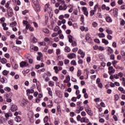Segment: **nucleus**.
I'll return each mask as SVG.
<instances>
[{
    "mask_svg": "<svg viewBox=\"0 0 125 125\" xmlns=\"http://www.w3.org/2000/svg\"><path fill=\"white\" fill-rule=\"evenodd\" d=\"M0 62L2 64H6V63H7V60H6L5 58H3L1 59Z\"/></svg>",
    "mask_w": 125,
    "mask_h": 125,
    "instance_id": "dca6fc26",
    "label": "nucleus"
},
{
    "mask_svg": "<svg viewBox=\"0 0 125 125\" xmlns=\"http://www.w3.org/2000/svg\"><path fill=\"white\" fill-rule=\"evenodd\" d=\"M47 122H48V116H45L43 119L44 123H46Z\"/></svg>",
    "mask_w": 125,
    "mask_h": 125,
    "instance_id": "c9c22d12",
    "label": "nucleus"
},
{
    "mask_svg": "<svg viewBox=\"0 0 125 125\" xmlns=\"http://www.w3.org/2000/svg\"><path fill=\"white\" fill-rule=\"evenodd\" d=\"M4 90H5V91H7L8 92L10 91V90H11V89H10V88L9 87H5L4 88Z\"/></svg>",
    "mask_w": 125,
    "mask_h": 125,
    "instance_id": "e433bc0d",
    "label": "nucleus"
},
{
    "mask_svg": "<svg viewBox=\"0 0 125 125\" xmlns=\"http://www.w3.org/2000/svg\"><path fill=\"white\" fill-rule=\"evenodd\" d=\"M99 49V50H100L101 51H103V50H104L105 48L103 46H100L99 47V49Z\"/></svg>",
    "mask_w": 125,
    "mask_h": 125,
    "instance_id": "ea45409f",
    "label": "nucleus"
},
{
    "mask_svg": "<svg viewBox=\"0 0 125 125\" xmlns=\"http://www.w3.org/2000/svg\"><path fill=\"white\" fill-rule=\"evenodd\" d=\"M65 65H67V64H69L70 63V61L69 60L65 59L64 61Z\"/></svg>",
    "mask_w": 125,
    "mask_h": 125,
    "instance_id": "a19ab883",
    "label": "nucleus"
},
{
    "mask_svg": "<svg viewBox=\"0 0 125 125\" xmlns=\"http://www.w3.org/2000/svg\"><path fill=\"white\" fill-rule=\"evenodd\" d=\"M67 57L69 59H74V58H76V57H77V55L74 53H71L67 55Z\"/></svg>",
    "mask_w": 125,
    "mask_h": 125,
    "instance_id": "39448f33",
    "label": "nucleus"
},
{
    "mask_svg": "<svg viewBox=\"0 0 125 125\" xmlns=\"http://www.w3.org/2000/svg\"><path fill=\"white\" fill-rule=\"evenodd\" d=\"M58 66H63V63L62 61H59L58 63Z\"/></svg>",
    "mask_w": 125,
    "mask_h": 125,
    "instance_id": "bf43d9fd",
    "label": "nucleus"
},
{
    "mask_svg": "<svg viewBox=\"0 0 125 125\" xmlns=\"http://www.w3.org/2000/svg\"><path fill=\"white\" fill-rule=\"evenodd\" d=\"M68 6L66 4H64L63 6L60 5L59 7V9L60 10H66L67 9Z\"/></svg>",
    "mask_w": 125,
    "mask_h": 125,
    "instance_id": "423d86ee",
    "label": "nucleus"
},
{
    "mask_svg": "<svg viewBox=\"0 0 125 125\" xmlns=\"http://www.w3.org/2000/svg\"><path fill=\"white\" fill-rule=\"evenodd\" d=\"M2 74H3V75H4V76H7V75H8V73L7 72V71L4 70L2 72Z\"/></svg>",
    "mask_w": 125,
    "mask_h": 125,
    "instance_id": "052dcab7",
    "label": "nucleus"
},
{
    "mask_svg": "<svg viewBox=\"0 0 125 125\" xmlns=\"http://www.w3.org/2000/svg\"><path fill=\"white\" fill-rule=\"evenodd\" d=\"M76 119H77V121H78V122H81V119H82V117H81V115H78L77 116Z\"/></svg>",
    "mask_w": 125,
    "mask_h": 125,
    "instance_id": "4c0bfd02",
    "label": "nucleus"
},
{
    "mask_svg": "<svg viewBox=\"0 0 125 125\" xmlns=\"http://www.w3.org/2000/svg\"><path fill=\"white\" fill-rule=\"evenodd\" d=\"M101 83V80H100V78H97L96 80V84H98L99 83Z\"/></svg>",
    "mask_w": 125,
    "mask_h": 125,
    "instance_id": "49530a36",
    "label": "nucleus"
},
{
    "mask_svg": "<svg viewBox=\"0 0 125 125\" xmlns=\"http://www.w3.org/2000/svg\"><path fill=\"white\" fill-rule=\"evenodd\" d=\"M105 21L107 22V23H112V22H113L112 18L109 16H107L105 17Z\"/></svg>",
    "mask_w": 125,
    "mask_h": 125,
    "instance_id": "6e6552de",
    "label": "nucleus"
},
{
    "mask_svg": "<svg viewBox=\"0 0 125 125\" xmlns=\"http://www.w3.org/2000/svg\"><path fill=\"white\" fill-rule=\"evenodd\" d=\"M98 35L99 36V38H105V34H104V33H99L98 34Z\"/></svg>",
    "mask_w": 125,
    "mask_h": 125,
    "instance_id": "c756f323",
    "label": "nucleus"
},
{
    "mask_svg": "<svg viewBox=\"0 0 125 125\" xmlns=\"http://www.w3.org/2000/svg\"><path fill=\"white\" fill-rule=\"evenodd\" d=\"M78 53V54H80L81 57L82 58H84V56H85V53L83 52V51L82 50V49H79Z\"/></svg>",
    "mask_w": 125,
    "mask_h": 125,
    "instance_id": "20e7f679",
    "label": "nucleus"
},
{
    "mask_svg": "<svg viewBox=\"0 0 125 125\" xmlns=\"http://www.w3.org/2000/svg\"><path fill=\"white\" fill-rule=\"evenodd\" d=\"M70 121L71 123H74V124H77V122L74 120V118H70Z\"/></svg>",
    "mask_w": 125,
    "mask_h": 125,
    "instance_id": "603ef678",
    "label": "nucleus"
},
{
    "mask_svg": "<svg viewBox=\"0 0 125 125\" xmlns=\"http://www.w3.org/2000/svg\"><path fill=\"white\" fill-rule=\"evenodd\" d=\"M30 49L34 50V51H38L39 50V47L37 46H33L30 47Z\"/></svg>",
    "mask_w": 125,
    "mask_h": 125,
    "instance_id": "4468645a",
    "label": "nucleus"
},
{
    "mask_svg": "<svg viewBox=\"0 0 125 125\" xmlns=\"http://www.w3.org/2000/svg\"><path fill=\"white\" fill-rule=\"evenodd\" d=\"M98 7V4H96L94 7V10L95 11H97V8Z\"/></svg>",
    "mask_w": 125,
    "mask_h": 125,
    "instance_id": "680f3d73",
    "label": "nucleus"
},
{
    "mask_svg": "<svg viewBox=\"0 0 125 125\" xmlns=\"http://www.w3.org/2000/svg\"><path fill=\"white\" fill-rule=\"evenodd\" d=\"M34 89H27L26 90V94L27 95V96H29V95H30V93H34Z\"/></svg>",
    "mask_w": 125,
    "mask_h": 125,
    "instance_id": "9b49d317",
    "label": "nucleus"
},
{
    "mask_svg": "<svg viewBox=\"0 0 125 125\" xmlns=\"http://www.w3.org/2000/svg\"><path fill=\"white\" fill-rule=\"evenodd\" d=\"M65 52H70V51H71V48H70V47H69L68 46H65Z\"/></svg>",
    "mask_w": 125,
    "mask_h": 125,
    "instance_id": "a878e982",
    "label": "nucleus"
},
{
    "mask_svg": "<svg viewBox=\"0 0 125 125\" xmlns=\"http://www.w3.org/2000/svg\"><path fill=\"white\" fill-rule=\"evenodd\" d=\"M99 46L97 45H95L93 47V48L94 50H97V49H99Z\"/></svg>",
    "mask_w": 125,
    "mask_h": 125,
    "instance_id": "3c124183",
    "label": "nucleus"
},
{
    "mask_svg": "<svg viewBox=\"0 0 125 125\" xmlns=\"http://www.w3.org/2000/svg\"><path fill=\"white\" fill-rule=\"evenodd\" d=\"M97 16L99 17V18H102V14L101 13H97Z\"/></svg>",
    "mask_w": 125,
    "mask_h": 125,
    "instance_id": "338daca9",
    "label": "nucleus"
},
{
    "mask_svg": "<svg viewBox=\"0 0 125 125\" xmlns=\"http://www.w3.org/2000/svg\"><path fill=\"white\" fill-rule=\"evenodd\" d=\"M71 64L73 65V66H77V62L76 61L73 60L71 62Z\"/></svg>",
    "mask_w": 125,
    "mask_h": 125,
    "instance_id": "2f4dec72",
    "label": "nucleus"
},
{
    "mask_svg": "<svg viewBox=\"0 0 125 125\" xmlns=\"http://www.w3.org/2000/svg\"><path fill=\"white\" fill-rule=\"evenodd\" d=\"M47 90H48V93L49 94L50 96H52L53 95L52 93V91L51 90V88L50 87H47L46 88Z\"/></svg>",
    "mask_w": 125,
    "mask_h": 125,
    "instance_id": "f8f14e48",
    "label": "nucleus"
},
{
    "mask_svg": "<svg viewBox=\"0 0 125 125\" xmlns=\"http://www.w3.org/2000/svg\"><path fill=\"white\" fill-rule=\"evenodd\" d=\"M52 79L54 82H57L58 81V78L56 76L53 77Z\"/></svg>",
    "mask_w": 125,
    "mask_h": 125,
    "instance_id": "de8ad7c7",
    "label": "nucleus"
},
{
    "mask_svg": "<svg viewBox=\"0 0 125 125\" xmlns=\"http://www.w3.org/2000/svg\"><path fill=\"white\" fill-rule=\"evenodd\" d=\"M114 100L115 101H118L119 99H120V96L118 94H116L114 95Z\"/></svg>",
    "mask_w": 125,
    "mask_h": 125,
    "instance_id": "b1692460",
    "label": "nucleus"
},
{
    "mask_svg": "<svg viewBox=\"0 0 125 125\" xmlns=\"http://www.w3.org/2000/svg\"><path fill=\"white\" fill-rule=\"evenodd\" d=\"M80 21H81L82 23H83V22L84 21V16H83V15H81Z\"/></svg>",
    "mask_w": 125,
    "mask_h": 125,
    "instance_id": "c85d7f7f",
    "label": "nucleus"
},
{
    "mask_svg": "<svg viewBox=\"0 0 125 125\" xmlns=\"http://www.w3.org/2000/svg\"><path fill=\"white\" fill-rule=\"evenodd\" d=\"M27 66H29V64L26 62H21L20 63V67H21V68L26 67Z\"/></svg>",
    "mask_w": 125,
    "mask_h": 125,
    "instance_id": "0eeeda50",
    "label": "nucleus"
},
{
    "mask_svg": "<svg viewBox=\"0 0 125 125\" xmlns=\"http://www.w3.org/2000/svg\"><path fill=\"white\" fill-rule=\"evenodd\" d=\"M15 120L16 122L19 123L20 122H21V117L20 116H17L16 118H15Z\"/></svg>",
    "mask_w": 125,
    "mask_h": 125,
    "instance_id": "a211bd4d",
    "label": "nucleus"
},
{
    "mask_svg": "<svg viewBox=\"0 0 125 125\" xmlns=\"http://www.w3.org/2000/svg\"><path fill=\"white\" fill-rule=\"evenodd\" d=\"M70 107H76V104L74 103H71L70 104Z\"/></svg>",
    "mask_w": 125,
    "mask_h": 125,
    "instance_id": "69168bd1",
    "label": "nucleus"
},
{
    "mask_svg": "<svg viewBox=\"0 0 125 125\" xmlns=\"http://www.w3.org/2000/svg\"><path fill=\"white\" fill-rule=\"evenodd\" d=\"M112 10H113L112 14L113 16L114 17H117L119 10L117 8H113V9L110 10L109 12H111Z\"/></svg>",
    "mask_w": 125,
    "mask_h": 125,
    "instance_id": "f03ea898",
    "label": "nucleus"
},
{
    "mask_svg": "<svg viewBox=\"0 0 125 125\" xmlns=\"http://www.w3.org/2000/svg\"><path fill=\"white\" fill-rule=\"evenodd\" d=\"M31 77H36V73L34 71H32L31 73Z\"/></svg>",
    "mask_w": 125,
    "mask_h": 125,
    "instance_id": "0e129e2a",
    "label": "nucleus"
},
{
    "mask_svg": "<svg viewBox=\"0 0 125 125\" xmlns=\"http://www.w3.org/2000/svg\"><path fill=\"white\" fill-rule=\"evenodd\" d=\"M107 39L108 40H112V39H113V37H112V36L108 34L107 35Z\"/></svg>",
    "mask_w": 125,
    "mask_h": 125,
    "instance_id": "5fc2aeb1",
    "label": "nucleus"
},
{
    "mask_svg": "<svg viewBox=\"0 0 125 125\" xmlns=\"http://www.w3.org/2000/svg\"><path fill=\"white\" fill-rule=\"evenodd\" d=\"M90 61H91V58L90 57H88L86 58V62L87 63H89V62H90Z\"/></svg>",
    "mask_w": 125,
    "mask_h": 125,
    "instance_id": "c03bdc74",
    "label": "nucleus"
},
{
    "mask_svg": "<svg viewBox=\"0 0 125 125\" xmlns=\"http://www.w3.org/2000/svg\"><path fill=\"white\" fill-rule=\"evenodd\" d=\"M120 24H121V26H125V20H122Z\"/></svg>",
    "mask_w": 125,
    "mask_h": 125,
    "instance_id": "4d7b16f0",
    "label": "nucleus"
},
{
    "mask_svg": "<svg viewBox=\"0 0 125 125\" xmlns=\"http://www.w3.org/2000/svg\"><path fill=\"white\" fill-rule=\"evenodd\" d=\"M109 85L110 86V87H115V83H110L109 84Z\"/></svg>",
    "mask_w": 125,
    "mask_h": 125,
    "instance_id": "774afa93",
    "label": "nucleus"
},
{
    "mask_svg": "<svg viewBox=\"0 0 125 125\" xmlns=\"http://www.w3.org/2000/svg\"><path fill=\"white\" fill-rule=\"evenodd\" d=\"M16 25H17V22L16 21H14L10 24V27H13L15 26H16Z\"/></svg>",
    "mask_w": 125,
    "mask_h": 125,
    "instance_id": "aec40b11",
    "label": "nucleus"
},
{
    "mask_svg": "<svg viewBox=\"0 0 125 125\" xmlns=\"http://www.w3.org/2000/svg\"><path fill=\"white\" fill-rule=\"evenodd\" d=\"M48 85L49 86H51V87H52L53 86H54V82L51 81H49Z\"/></svg>",
    "mask_w": 125,
    "mask_h": 125,
    "instance_id": "f3484780",
    "label": "nucleus"
},
{
    "mask_svg": "<svg viewBox=\"0 0 125 125\" xmlns=\"http://www.w3.org/2000/svg\"><path fill=\"white\" fill-rule=\"evenodd\" d=\"M32 2L34 4L35 9L37 12L41 11V5L38 0H32Z\"/></svg>",
    "mask_w": 125,
    "mask_h": 125,
    "instance_id": "f257e3e1",
    "label": "nucleus"
},
{
    "mask_svg": "<svg viewBox=\"0 0 125 125\" xmlns=\"http://www.w3.org/2000/svg\"><path fill=\"white\" fill-rule=\"evenodd\" d=\"M118 90H119V91H121V92H123V93H124V94H125V92H124L125 91V89H124V88H123L122 87H119L118 88Z\"/></svg>",
    "mask_w": 125,
    "mask_h": 125,
    "instance_id": "bb28decb",
    "label": "nucleus"
},
{
    "mask_svg": "<svg viewBox=\"0 0 125 125\" xmlns=\"http://www.w3.org/2000/svg\"><path fill=\"white\" fill-rule=\"evenodd\" d=\"M107 51L109 53H108V55L110 54H112V53H113L114 52V50H113V49H112V48H111L110 47H107Z\"/></svg>",
    "mask_w": 125,
    "mask_h": 125,
    "instance_id": "ddd939ff",
    "label": "nucleus"
},
{
    "mask_svg": "<svg viewBox=\"0 0 125 125\" xmlns=\"http://www.w3.org/2000/svg\"><path fill=\"white\" fill-rule=\"evenodd\" d=\"M49 7V4L47 3L45 5V7L44 8V12H46L47 11V8Z\"/></svg>",
    "mask_w": 125,
    "mask_h": 125,
    "instance_id": "4be33fe9",
    "label": "nucleus"
},
{
    "mask_svg": "<svg viewBox=\"0 0 125 125\" xmlns=\"http://www.w3.org/2000/svg\"><path fill=\"white\" fill-rule=\"evenodd\" d=\"M92 26L93 27H94V28H96V27H97V26H98V23H97V22L94 21L92 23Z\"/></svg>",
    "mask_w": 125,
    "mask_h": 125,
    "instance_id": "cd10ccee",
    "label": "nucleus"
},
{
    "mask_svg": "<svg viewBox=\"0 0 125 125\" xmlns=\"http://www.w3.org/2000/svg\"><path fill=\"white\" fill-rule=\"evenodd\" d=\"M121 55H122L123 57H124V58H125V52L124 51H121Z\"/></svg>",
    "mask_w": 125,
    "mask_h": 125,
    "instance_id": "6e6d98bb",
    "label": "nucleus"
},
{
    "mask_svg": "<svg viewBox=\"0 0 125 125\" xmlns=\"http://www.w3.org/2000/svg\"><path fill=\"white\" fill-rule=\"evenodd\" d=\"M117 63H118L117 61L115 60V61L112 62V65H113L114 67H115V68H116L115 64H117Z\"/></svg>",
    "mask_w": 125,
    "mask_h": 125,
    "instance_id": "79ce46f5",
    "label": "nucleus"
},
{
    "mask_svg": "<svg viewBox=\"0 0 125 125\" xmlns=\"http://www.w3.org/2000/svg\"><path fill=\"white\" fill-rule=\"evenodd\" d=\"M106 32L108 34V35H112V34H113V31H112L111 30L106 29Z\"/></svg>",
    "mask_w": 125,
    "mask_h": 125,
    "instance_id": "473e14b6",
    "label": "nucleus"
},
{
    "mask_svg": "<svg viewBox=\"0 0 125 125\" xmlns=\"http://www.w3.org/2000/svg\"><path fill=\"white\" fill-rule=\"evenodd\" d=\"M77 109H79L80 112H82V111L83 110V109H84V107L83 106H77Z\"/></svg>",
    "mask_w": 125,
    "mask_h": 125,
    "instance_id": "72a5a7b5",
    "label": "nucleus"
},
{
    "mask_svg": "<svg viewBox=\"0 0 125 125\" xmlns=\"http://www.w3.org/2000/svg\"><path fill=\"white\" fill-rule=\"evenodd\" d=\"M7 12H9L10 11H13V10L12 9V8L9 7L7 8Z\"/></svg>",
    "mask_w": 125,
    "mask_h": 125,
    "instance_id": "8fccbe9b",
    "label": "nucleus"
},
{
    "mask_svg": "<svg viewBox=\"0 0 125 125\" xmlns=\"http://www.w3.org/2000/svg\"><path fill=\"white\" fill-rule=\"evenodd\" d=\"M68 38L69 42H70L71 43H72V42H73V36H72V35H69L68 36Z\"/></svg>",
    "mask_w": 125,
    "mask_h": 125,
    "instance_id": "2eb2a0df",
    "label": "nucleus"
},
{
    "mask_svg": "<svg viewBox=\"0 0 125 125\" xmlns=\"http://www.w3.org/2000/svg\"><path fill=\"white\" fill-rule=\"evenodd\" d=\"M102 42L103 43H104V44H105V45H107V44H108V43H109V42H108V41L105 39H102Z\"/></svg>",
    "mask_w": 125,
    "mask_h": 125,
    "instance_id": "5701e85b",
    "label": "nucleus"
},
{
    "mask_svg": "<svg viewBox=\"0 0 125 125\" xmlns=\"http://www.w3.org/2000/svg\"><path fill=\"white\" fill-rule=\"evenodd\" d=\"M18 110V108L17 107V105H12L11 107V111L12 112H16Z\"/></svg>",
    "mask_w": 125,
    "mask_h": 125,
    "instance_id": "1a4fd4ad",
    "label": "nucleus"
},
{
    "mask_svg": "<svg viewBox=\"0 0 125 125\" xmlns=\"http://www.w3.org/2000/svg\"><path fill=\"white\" fill-rule=\"evenodd\" d=\"M95 12H96V11H95L94 10H91L90 11V16H93V15H94V14H95Z\"/></svg>",
    "mask_w": 125,
    "mask_h": 125,
    "instance_id": "393cba45",
    "label": "nucleus"
},
{
    "mask_svg": "<svg viewBox=\"0 0 125 125\" xmlns=\"http://www.w3.org/2000/svg\"><path fill=\"white\" fill-rule=\"evenodd\" d=\"M87 114L89 115V116H90L91 117L93 116V112L91 110V109L90 108V109H87V110H85Z\"/></svg>",
    "mask_w": 125,
    "mask_h": 125,
    "instance_id": "9d476101",
    "label": "nucleus"
},
{
    "mask_svg": "<svg viewBox=\"0 0 125 125\" xmlns=\"http://www.w3.org/2000/svg\"><path fill=\"white\" fill-rule=\"evenodd\" d=\"M78 50H79V48L78 47L74 48L72 49L73 52H75V53H76V52H77L78 51Z\"/></svg>",
    "mask_w": 125,
    "mask_h": 125,
    "instance_id": "a18cd8bd",
    "label": "nucleus"
},
{
    "mask_svg": "<svg viewBox=\"0 0 125 125\" xmlns=\"http://www.w3.org/2000/svg\"><path fill=\"white\" fill-rule=\"evenodd\" d=\"M81 75H82V70L78 69L77 71V77H81Z\"/></svg>",
    "mask_w": 125,
    "mask_h": 125,
    "instance_id": "7c9ffc66",
    "label": "nucleus"
},
{
    "mask_svg": "<svg viewBox=\"0 0 125 125\" xmlns=\"http://www.w3.org/2000/svg\"><path fill=\"white\" fill-rule=\"evenodd\" d=\"M82 102H78L77 103V105L76 107L78 108V107H82Z\"/></svg>",
    "mask_w": 125,
    "mask_h": 125,
    "instance_id": "f704fd0d",
    "label": "nucleus"
},
{
    "mask_svg": "<svg viewBox=\"0 0 125 125\" xmlns=\"http://www.w3.org/2000/svg\"><path fill=\"white\" fill-rule=\"evenodd\" d=\"M116 72V70L114 69V67L113 66H109L108 67V73L109 75H111V74H114Z\"/></svg>",
    "mask_w": 125,
    "mask_h": 125,
    "instance_id": "7ed1b4c3",
    "label": "nucleus"
},
{
    "mask_svg": "<svg viewBox=\"0 0 125 125\" xmlns=\"http://www.w3.org/2000/svg\"><path fill=\"white\" fill-rule=\"evenodd\" d=\"M54 70H55V72L56 74H58L59 73V69H58V67L56 66L53 67Z\"/></svg>",
    "mask_w": 125,
    "mask_h": 125,
    "instance_id": "6ab92c4d",
    "label": "nucleus"
},
{
    "mask_svg": "<svg viewBox=\"0 0 125 125\" xmlns=\"http://www.w3.org/2000/svg\"><path fill=\"white\" fill-rule=\"evenodd\" d=\"M28 12H29V11L28 10H24L22 12V14H23V15H25V14L26 13H28Z\"/></svg>",
    "mask_w": 125,
    "mask_h": 125,
    "instance_id": "09e8293b",
    "label": "nucleus"
},
{
    "mask_svg": "<svg viewBox=\"0 0 125 125\" xmlns=\"http://www.w3.org/2000/svg\"><path fill=\"white\" fill-rule=\"evenodd\" d=\"M71 45L73 47H74V46H77V42H75V41H72V42H71Z\"/></svg>",
    "mask_w": 125,
    "mask_h": 125,
    "instance_id": "58836bf2",
    "label": "nucleus"
},
{
    "mask_svg": "<svg viewBox=\"0 0 125 125\" xmlns=\"http://www.w3.org/2000/svg\"><path fill=\"white\" fill-rule=\"evenodd\" d=\"M85 119H86V117H82L81 120H80L81 123H84L85 122Z\"/></svg>",
    "mask_w": 125,
    "mask_h": 125,
    "instance_id": "37998d69",
    "label": "nucleus"
},
{
    "mask_svg": "<svg viewBox=\"0 0 125 125\" xmlns=\"http://www.w3.org/2000/svg\"><path fill=\"white\" fill-rule=\"evenodd\" d=\"M110 60H115V55L111 54L110 55Z\"/></svg>",
    "mask_w": 125,
    "mask_h": 125,
    "instance_id": "864d4df0",
    "label": "nucleus"
},
{
    "mask_svg": "<svg viewBox=\"0 0 125 125\" xmlns=\"http://www.w3.org/2000/svg\"><path fill=\"white\" fill-rule=\"evenodd\" d=\"M81 116H82V117H85L86 113L84 111H82L81 112Z\"/></svg>",
    "mask_w": 125,
    "mask_h": 125,
    "instance_id": "13d9d810",
    "label": "nucleus"
},
{
    "mask_svg": "<svg viewBox=\"0 0 125 125\" xmlns=\"http://www.w3.org/2000/svg\"><path fill=\"white\" fill-rule=\"evenodd\" d=\"M7 12L8 16L9 17H12V16H13V11Z\"/></svg>",
    "mask_w": 125,
    "mask_h": 125,
    "instance_id": "412c9836",
    "label": "nucleus"
},
{
    "mask_svg": "<svg viewBox=\"0 0 125 125\" xmlns=\"http://www.w3.org/2000/svg\"><path fill=\"white\" fill-rule=\"evenodd\" d=\"M105 8H106V5H105V4H103L102 5V9L103 10H105Z\"/></svg>",
    "mask_w": 125,
    "mask_h": 125,
    "instance_id": "e2e57ef3",
    "label": "nucleus"
}]
</instances>
